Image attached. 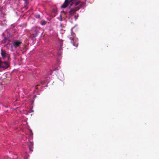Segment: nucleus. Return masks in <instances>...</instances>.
Here are the masks:
<instances>
[{"label": "nucleus", "mask_w": 159, "mask_h": 159, "mask_svg": "<svg viewBox=\"0 0 159 159\" xmlns=\"http://www.w3.org/2000/svg\"><path fill=\"white\" fill-rule=\"evenodd\" d=\"M60 20L61 21H62V18H61V19Z\"/></svg>", "instance_id": "dca6fc26"}, {"label": "nucleus", "mask_w": 159, "mask_h": 159, "mask_svg": "<svg viewBox=\"0 0 159 159\" xmlns=\"http://www.w3.org/2000/svg\"><path fill=\"white\" fill-rule=\"evenodd\" d=\"M59 44L60 45V49H62V47L63 46V40H60L59 41Z\"/></svg>", "instance_id": "0eeeda50"}, {"label": "nucleus", "mask_w": 159, "mask_h": 159, "mask_svg": "<svg viewBox=\"0 0 159 159\" xmlns=\"http://www.w3.org/2000/svg\"><path fill=\"white\" fill-rule=\"evenodd\" d=\"M63 12L64 13V14L65 15H67L68 14V13L66 11H63Z\"/></svg>", "instance_id": "4468645a"}, {"label": "nucleus", "mask_w": 159, "mask_h": 159, "mask_svg": "<svg viewBox=\"0 0 159 159\" xmlns=\"http://www.w3.org/2000/svg\"><path fill=\"white\" fill-rule=\"evenodd\" d=\"M34 37H35L37 34H38L39 32V31L37 30V29H35L34 30Z\"/></svg>", "instance_id": "9d476101"}, {"label": "nucleus", "mask_w": 159, "mask_h": 159, "mask_svg": "<svg viewBox=\"0 0 159 159\" xmlns=\"http://www.w3.org/2000/svg\"><path fill=\"white\" fill-rule=\"evenodd\" d=\"M78 15L77 14V15H75L74 16L75 18V20L77 19L78 18Z\"/></svg>", "instance_id": "ddd939ff"}, {"label": "nucleus", "mask_w": 159, "mask_h": 159, "mask_svg": "<svg viewBox=\"0 0 159 159\" xmlns=\"http://www.w3.org/2000/svg\"><path fill=\"white\" fill-rule=\"evenodd\" d=\"M32 147H30V146H29V149H30V151H32Z\"/></svg>", "instance_id": "2eb2a0df"}, {"label": "nucleus", "mask_w": 159, "mask_h": 159, "mask_svg": "<svg viewBox=\"0 0 159 159\" xmlns=\"http://www.w3.org/2000/svg\"><path fill=\"white\" fill-rule=\"evenodd\" d=\"M23 1H24L25 2L24 4H25V5L24 6V8H25L26 10H27L28 8L27 5L29 3V0H23Z\"/></svg>", "instance_id": "423d86ee"}, {"label": "nucleus", "mask_w": 159, "mask_h": 159, "mask_svg": "<svg viewBox=\"0 0 159 159\" xmlns=\"http://www.w3.org/2000/svg\"><path fill=\"white\" fill-rule=\"evenodd\" d=\"M35 17L36 18H39L40 17V16L39 15H35Z\"/></svg>", "instance_id": "f8f14e48"}, {"label": "nucleus", "mask_w": 159, "mask_h": 159, "mask_svg": "<svg viewBox=\"0 0 159 159\" xmlns=\"http://www.w3.org/2000/svg\"><path fill=\"white\" fill-rule=\"evenodd\" d=\"M9 65L7 61H0V68H2L4 69L7 68Z\"/></svg>", "instance_id": "7ed1b4c3"}, {"label": "nucleus", "mask_w": 159, "mask_h": 159, "mask_svg": "<svg viewBox=\"0 0 159 159\" xmlns=\"http://www.w3.org/2000/svg\"><path fill=\"white\" fill-rule=\"evenodd\" d=\"M80 4L77 6H73V8H71L70 11H69V15H72L74 14H75L76 11L79 10L82 6L84 5V3L83 2H82Z\"/></svg>", "instance_id": "f03ea898"}, {"label": "nucleus", "mask_w": 159, "mask_h": 159, "mask_svg": "<svg viewBox=\"0 0 159 159\" xmlns=\"http://www.w3.org/2000/svg\"><path fill=\"white\" fill-rule=\"evenodd\" d=\"M22 42L18 40H16L14 41L13 43V46L15 48L19 47L22 44Z\"/></svg>", "instance_id": "20e7f679"}, {"label": "nucleus", "mask_w": 159, "mask_h": 159, "mask_svg": "<svg viewBox=\"0 0 159 159\" xmlns=\"http://www.w3.org/2000/svg\"><path fill=\"white\" fill-rule=\"evenodd\" d=\"M73 38L71 37L70 38V39L71 40V42L73 44V45L75 46L76 47H77L78 46V44H75L74 42H73L72 40H73Z\"/></svg>", "instance_id": "1a4fd4ad"}, {"label": "nucleus", "mask_w": 159, "mask_h": 159, "mask_svg": "<svg viewBox=\"0 0 159 159\" xmlns=\"http://www.w3.org/2000/svg\"><path fill=\"white\" fill-rule=\"evenodd\" d=\"M1 55L3 59L7 57V53H6V51L2 49L1 50Z\"/></svg>", "instance_id": "39448f33"}, {"label": "nucleus", "mask_w": 159, "mask_h": 159, "mask_svg": "<svg viewBox=\"0 0 159 159\" xmlns=\"http://www.w3.org/2000/svg\"><path fill=\"white\" fill-rule=\"evenodd\" d=\"M47 23V21L44 20H42L40 22V23L41 25H45Z\"/></svg>", "instance_id": "6e6552de"}, {"label": "nucleus", "mask_w": 159, "mask_h": 159, "mask_svg": "<svg viewBox=\"0 0 159 159\" xmlns=\"http://www.w3.org/2000/svg\"><path fill=\"white\" fill-rule=\"evenodd\" d=\"M81 2L80 0H65L61 7V8H66L70 5L69 8H70L71 6H77Z\"/></svg>", "instance_id": "f257e3e1"}, {"label": "nucleus", "mask_w": 159, "mask_h": 159, "mask_svg": "<svg viewBox=\"0 0 159 159\" xmlns=\"http://www.w3.org/2000/svg\"><path fill=\"white\" fill-rule=\"evenodd\" d=\"M28 145L29 146L32 147L33 145V143L32 142H29Z\"/></svg>", "instance_id": "9b49d317"}, {"label": "nucleus", "mask_w": 159, "mask_h": 159, "mask_svg": "<svg viewBox=\"0 0 159 159\" xmlns=\"http://www.w3.org/2000/svg\"><path fill=\"white\" fill-rule=\"evenodd\" d=\"M1 60L0 59V61H1Z\"/></svg>", "instance_id": "f3484780"}]
</instances>
